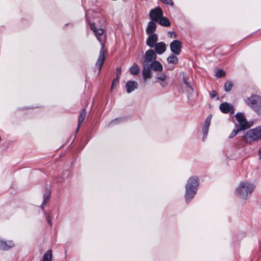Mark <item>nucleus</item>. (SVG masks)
I'll use <instances>...</instances> for the list:
<instances>
[{
  "instance_id": "c85d7f7f",
  "label": "nucleus",
  "mask_w": 261,
  "mask_h": 261,
  "mask_svg": "<svg viewBox=\"0 0 261 261\" xmlns=\"http://www.w3.org/2000/svg\"><path fill=\"white\" fill-rule=\"evenodd\" d=\"M183 81H184L185 84L187 86V87L188 88H189L190 90H191V91H193V88L191 86L190 83L187 81L185 76H183Z\"/></svg>"
},
{
  "instance_id": "a878e982",
  "label": "nucleus",
  "mask_w": 261,
  "mask_h": 261,
  "mask_svg": "<svg viewBox=\"0 0 261 261\" xmlns=\"http://www.w3.org/2000/svg\"><path fill=\"white\" fill-rule=\"evenodd\" d=\"M232 83L230 81L227 82L224 85L225 90L227 92L230 91L232 87Z\"/></svg>"
},
{
  "instance_id": "6e6552de",
  "label": "nucleus",
  "mask_w": 261,
  "mask_h": 261,
  "mask_svg": "<svg viewBox=\"0 0 261 261\" xmlns=\"http://www.w3.org/2000/svg\"><path fill=\"white\" fill-rule=\"evenodd\" d=\"M236 118L239 122L240 127H241V129L248 128L250 127V125L248 124V123L247 122L243 114L237 113L236 115Z\"/></svg>"
},
{
  "instance_id": "393cba45",
  "label": "nucleus",
  "mask_w": 261,
  "mask_h": 261,
  "mask_svg": "<svg viewBox=\"0 0 261 261\" xmlns=\"http://www.w3.org/2000/svg\"><path fill=\"white\" fill-rule=\"evenodd\" d=\"M50 196V192L49 190L46 189L45 191V193H44V196H43V204H44L46 202H47Z\"/></svg>"
},
{
  "instance_id": "ddd939ff",
  "label": "nucleus",
  "mask_w": 261,
  "mask_h": 261,
  "mask_svg": "<svg viewBox=\"0 0 261 261\" xmlns=\"http://www.w3.org/2000/svg\"><path fill=\"white\" fill-rule=\"evenodd\" d=\"M155 53L158 55L163 54L166 50V45L163 42H160L155 44L154 46Z\"/></svg>"
},
{
  "instance_id": "f3484780",
  "label": "nucleus",
  "mask_w": 261,
  "mask_h": 261,
  "mask_svg": "<svg viewBox=\"0 0 261 261\" xmlns=\"http://www.w3.org/2000/svg\"><path fill=\"white\" fill-rule=\"evenodd\" d=\"M212 116L209 115L205 119L204 123L202 127V133L203 134V138L205 137L208 133V128L211 121Z\"/></svg>"
},
{
  "instance_id": "412c9836",
  "label": "nucleus",
  "mask_w": 261,
  "mask_h": 261,
  "mask_svg": "<svg viewBox=\"0 0 261 261\" xmlns=\"http://www.w3.org/2000/svg\"><path fill=\"white\" fill-rule=\"evenodd\" d=\"M158 22H159L160 25L164 27H169L171 24L169 19L163 16H162Z\"/></svg>"
},
{
  "instance_id": "473e14b6",
  "label": "nucleus",
  "mask_w": 261,
  "mask_h": 261,
  "mask_svg": "<svg viewBox=\"0 0 261 261\" xmlns=\"http://www.w3.org/2000/svg\"><path fill=\"white\" fill-rule=\"evenodd\" d=\"M210 96L212 98H214L216 96V92L214 90L212 91L210 93Z\"/></svg>"
},
{
  "instance_id": "f704fd0d",
  "label": "nucleus",
  "mask_w": 261,
  "mask_h": 261,
  "mask_svg": "<svg viewBox=\"0 0 261 261\" xmlns=\"http://www.w3.org/2000/svg\"><path fill=\"white\" fill-rule=\"evenodd\" d=\"M46 218H47L48 223L50 224V225H51V219H50L49 216L48 215H46Z\"/></svg>"
},
{
  "instance_id": "1a4fd4ad",
  "label": "nucleus",
  "mask_w": 261,
  "mask_h": 261,
  "mask_svg": "<svg viewBox=\"0 0 261 261\" xmlns=\"http://www.w3.org/2000/svg\"><path fill=\"white\" fill-rule=\"evenodd\" d=\"M156 57L155 53L152 49H149L145 52L143 63L148 64L149 63H151L153 60L155 61Z\"/></svg>"
},
{
  "instance_id": "c9c22d12",
  "label": "nucleus",
  "mask_w": 261,
  "mask_h": 261,
  "mask_svg": "<svg viewBox=\"0 0 261 261\" xmlns=\"http://www.w3.org/2000/svg\"><path fill=\"white\" fill-rule=\"evenodd\" d=\"M258 156H259V159L261 160V146L260 147V148H259V150H258Z\"/></svg>"
},
{
  "instance_id": "a211bd4d",
  "label": "nucleus",
  "mask_w": 261,
  "mask_h": 261,
  "mask_svg": "<svg viewBox=\"0 0 261 261\" xmlns=\"http://www.w3.org/2000/svg\"><path fill=\"white\" fill-rule=\"evenodd\" d=\"M149 67L151 69L156 71H162L163 70L162 65L157 61H153L150 64Z\"/></svg>"
},
{
  "instance_id": "c756f323",
  "label": "nucleus",
  "mask_w": 261,
  "mask_h": 261,
  "mask_svg": "<svg viewBox=\"0 0 261 261\" xmlns=\"http://www.w3.org/2000/svg\"><path fill=\"white\" fill-rule=\"evenodd\" d=\"M161 1L166 4H169L170 6H173V2L171 0H161Z\"/></svg>"
},
{
  "instance_id": "aec40b11",
  "label": "nucleus",
  "mask_w": 261,
  "mask_h": 261,
  "mask_svg": "<svg viewBox=\"0 0 261 261\" xmlns=\"http://www.w3.org/2000/svg\"><path fill=\"white\" fill-rule=\"evenodd\" d=\"M86 113H87L86 111V109H85L81 113L80 115L79 118V120H78V126H77V130H76L77 132L78 131L80 127L81 126V124L83 122V121L85 119V118L86 116Z\"/></svg>"
},
{
  "instance_id": "4468645a",
  "label": "nucleus",
  "mask_w": 261,
  "mask_h": 261,
  "mask_svg": "<svg viewBox=\"0 0 261 261\" xmlns=\"http://www.w3.org/2000/svg\"><path fill=\"white\" fill-rule=\"evenodd\" d=\"M158 36L155 34H150L146 40V44L150 47H153L158 41Z\"/></svg>"
},
{
  "instance_id": "cd10ccee",
  "label": "nucleus",
  "mask_w": 261,
  "mask_h": 261,
  "mask_svg": "<svg viewBox=\"0 0 261 261\" xmlns=\"http://www.w3.org/2000/svg\"><path fill=\"white\" fill-rule=\"evenodd\" d=\"M239 130H240V129H238V128L234 129L232 130V132L231 133V134H230L229 138H233L235 136H236L237 135V134L238 133Z\"/></svg>"
},
{
  "instance_id": "4be33fe9",
  "label": "nucleus",
  "mask_w": 261,
  "mask_h": 261,
  "mask_svg": "<svg viewBox=\"0 0 261 261\" xmlns=\"http://www.w3.org/2000/svg\"><path fill=\"white\" fill-rule=\"evenodd\" d=\"M52 257V251L51 250H48L44 254L42 261H51Z\"/></svg>"
},
{
  "instance_id": "dca6fc26",
  "label": "nucleus",
  "mask_w": 261,
  "mask_h": 261,
  "mask_svg": "<svg viewBox=\"0 0 261 261\" xmlns=\"http://www.w3.org/2000/svg\"><path fill=\"white\" fill-rule=\"evenodd\" d=\"M138 83L134 81H128L125 85V88L127 93H130L135 89L138 88Z\"/></svg>"
},
{
  "instance_id": "5701e85b",
  "label": "nucleus",
  "mask_w": 261,
  "mask_h": 261,
  "mask_svg": "<svg viewBox=\"0 0 261 261\" xmlns=\"http://www.w3.org/2000/svg\"><path fill=\"white\" fill-rule=\"evenodd\" d=\"M140 71V68L138 65L136 64H134L132 66L129 68V71L132 75H137Z\"/></svg>"
},
{
  "instance_id": "f257e3e1",
  "label": "nucleus",
  "mask_w": 261,
  "mask_h": 261,
  "mask_svg": "<svg viewBox=\"0 0 261 261\" xmlns=\"http://www.w3.org/2000/svg\"><path fill=\"white\" fill-rule=\"evenodd\" d=\"M90 29L93 31L97 40L101 45L99 55L96 63V66L98 67V72L101 70L102 66L106 59V55L107 54V49L105 47V37L103 36V30L101 29H97L94 24H90Z\"/></svg>"
},
{
  "instance_id": "9b49d317",
  "label": "nucleus",
  "mask_w": 261,
  "mask_h": 261,
  "mask_svg": "<svg viewBox=\"0 0 261 261\" xmlns=\"http://www.w3.org/2000/svg\"><path fill=\"white\" fill-rule=\"evenodd\" d=\"M220 110L224 113L233 114L234 113L233 107L227 102H223L219 106Z\"/></svg>"
},
{
  "instance_id": "72a5a7b5",
  "label": "nucleus",
  "mask_w": 261,
  "mask_h": 261,
  "mask_svg": "<svg viewBox=\"0 0 261 261\" xmlns=\"http://www.w3.org/2000/svg\"><path fill=\"white\" fill-rule=\"evenodd\" d=\"M121 69L119 68H118L117 69V79H118V77L121 74Z\"/></svg>"
},
{
  "instance_id": "423d86ee",
  "label": "nucleus",
  "mask_w": 261,
  "mask_h": 261,
  "mask_svg": "<svg viewBox=\"0 0 261 261\" xmlns=\"http://www.w3.org/2000/svg\"><path fill=\"white\" fill-rule=\"evenodd\" d=\"M163 13L159 7L151 10L149 12V17L152 21L158 22L163 16Z\"/></svg>"
},
{
  "instance_id": "2f4dec72",
  "label": "nucleus",
  "mask_w": 261,
  "mask_h": 261,
  "mask_svg": "<svg viewBox=\"0 0 261 261\" xmlns=\"http://www.w3.org/2000/svg\"><path fill=\"white\" fill-rule=\"evenodd\" d=\"M121 121V119L120 118H117L115 120H113V121H112L110 123V125H112L113 123H118V122H120Z\"/></svg>"
},
{
  "instance_id": "6ab92c4d",
  "label": "nucleus",
  "mask_w": 261,
  "mask_h": 261,
  "mask_svg": "<svg viewBox=\"0 0 261 261\" xmlns=\"http://www.w3.org/2000/svg\"><path fill=\"white\" fill-rule=\"evenodd\" d=\"M156 25L153 21H150L148 22V26L146 29V32L148 34H152L155 31Z\"/></svg>"
},
{
  "instance_id": "bb28decb",
  "label": "nucleus",
  "mask_w": 261,
  "mask_h": 261,
  "mask_svg": "<svg viewBox=\"0 0 261 261\" xmlns=\"http://www.w3.org/2000/svg\"><path fill=\"white\" fill-rule=\"evenodd\" d=\"M225 72L221 69L217 70L216 72V76L218 77H223L225 75Z\"/></svg>"
},
{
  "instance_id": "e433bc0d",
  "label": "nucleus",
  "mask_w": 261,
  "mask_h": 261,
  "mask_svg": "<svg viewBox=\"0 0 261 261\" xmlns=\"http://www.w3.org/2000/svg\"><path fill=\"white\" fill-rule=\"evenodd\" d=\"M116 81H118V79H115V80L113 81V83H112V88H113V87L114 86V85H115V84H114V83H115V82Z\"/></svg>"
},
{
  "instance_id": "b1692460",
  "label": "nucleus",
  "mask_w": 261,
  "mask_h": 261,
  "mask_svg": "<svg viewBox=\"0 0 261 261\" xmlns=\"http://www.w3.org/2000/svg\"><path fill=\"white\" fill-rule=\"evenodd\" d=\"M167 60L168 63L170 64H176L178 63V58L173 55H170L167 58Z\"/></svg>"
},
{
  "instance_id": "f8f14e48",
  "label": "nucleus",
  "mask_w": 261,
  "mask_h": 261,
  "mask_svg": "<svg viewBox=\"0 0 261 261\" xmlns=\"http://www.w3.org/2000/svg\"><path fill=\"white\" fill-rule=\"evenodd\" d=\"M143 69L142 74L144 81L150 79L151 76V71L149 64L143 63Z\"/></svg>"
},
{
  "instance_id": "7c9ffc66",
  "label": "nucleus",
  "mask_w": 261,
  "mask_h": 261,
  "mask_svg": "<svg viewBox=\"0 0 261 261\" xmlns=\"http://www.w3.org/2000/svg\"><path fill=\"white\" fill-rule=\"evenodd\" d=\"M168 36L170 38H176L177 37L176 34L174 32H168Z\"/></svg>"
},
{
  "instance_id": "39448f33",
  "label": "nucleus",
  "mask_w": 261,
  "mask_h": 261,
  "mask_svg": "<svg viewBox=\"0 0 261 261\" xmlns=\"http://www.w3.org/2000/svg\"><path fill=\"white\" fill-rule=\"evenodd\" d=\"M247 103L257 113L261 114V97L252 95L248 99Z\"/></svg>"
},
{
  "instance_id": "9d476101",
  "label": "nucleus",
  "mask_w": 261,
  "mask_h": 261,
  "mask_svg": "<svg viewBox=\"0 0 261 261\" xmlns=\"http://www.w3.org/2000/svg\"><path fill=\"white\" fill-rule=\"evenodd\" d=\"M156 79L161 82L160 83V84L162 88L166 87L169 84V82L168 81V77L165 73H157L156 74Z\"/></svg>"
},
{
  "instance_id": "20e7f679",
  "label": "nucleus",
  "mask_w": 261,
  "mask_h": 261,
  "mask_svg": "<svg viewBox=\"0 0 261 261\" xmlns=\"http://www.w3.org/2000/svg\"><path fill=\"white\" fill-rule=\"evenodd\" d=\"M261 138V126L248 130L243 136L244 140L250 143Z\"/></svg>"
},
{
  "instance_id": "7ed1b4c3",
  "label": "nucleus",
  "mask_w": 261,
  "mask_h": 261,
  "mask_svg": "<svg viewBox=\"0 0 261 261\" xmlns=\"http://www.w3.org/2000/svg\"><path fill=\"white\" fill-rule=\"evenodd\" d=\"M198 186V177H190L186 185L185 199L187 203L191 200L196 194V189Z\"/></svg>"
},
{
  "instance_id": "2eb2a0df",
  "label": "nucleus",
  "mask_w": 261,
  "mask_h": 261,
  "mask_svg": "<svg viewBox=\"0 0 261 261\" xmlns=\"http://www.w3.org/2000/svg\"><path fill=\"white\" fill-rule=\"evenodd\" d=\"M14 246V243L12 241L6 242L0 239V249L3 250H8Z\"/></svg>"
},
{
  "instance_id": "0eeeda50",
  "label": "nucleus",
  "mask_w": 261,
  "mask_h": 261,
  "mask_svg": "<svg viewBox=\"0 0 261 261\" xmlns=\"http://www.w3.org/2000/svg\"><path fill=\"white\" fill-rule=\"evenodd\" d=\"M182 43L180 41L175 40L170 44L171 52L175 55H179L181 51Z\"/></svg>"
},
{
  "instance_id": "f03ea898",
  "label": "nucleus",
  "mask_w": 261,
  "mask_h": 261,
  "mask_svg": "<svg viewBox=\"0 0 261 261\" xmlns=\"http://www.w3.org/2000/svg\"><path fill=\"white\" fill-rule=\"evenodd\" d=\"M255 186L247 181H242L236 190V194L242 199H247L250 197Z\"/></svg>"
}]
</instances>
